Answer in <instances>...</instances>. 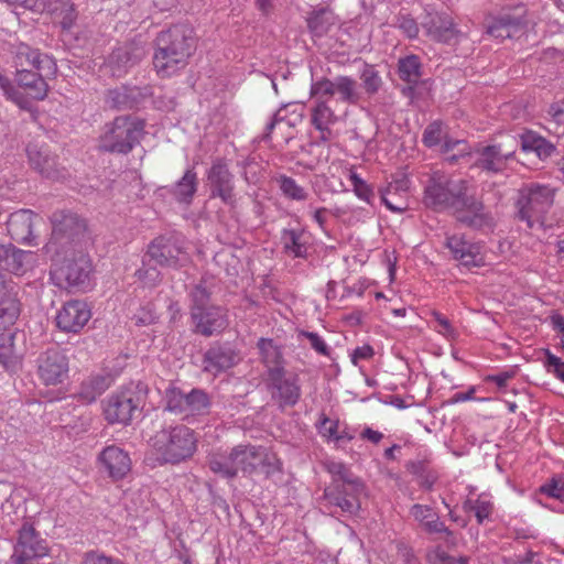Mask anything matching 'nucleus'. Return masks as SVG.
<instances>
[{
  "instance_id": "1",
  "label": "nucleus",
  "mask_w": 564,
  "mask_h": 564,
  "mask_svg": "<svg viewBox=\"0 0 564 564\" xmlns=\"http://www.w3.org/2000/svg\"><path fill=\"white\" fill-rule=\"evenodd\" d=\"M424 204L435 212L452 210L462 225L481 229L492 225L494 218L468 181L445 175H433L424 189Z\"/></svg>"
},
{
  "instance_id": "2",
  "label": "nucleus",
  "mask_w": 564,
  "mask_h": 564,
  "mask_svg": "<svg viewBox=\"0 0 564 564\" xmlns=\"http://www.w3.org/2000/svg\"><path fill=\"white\" fill-rule=\"evenodd\" d=\"M197 46L194 28L185 22L162 30L155 39L153 65L159 75L170 77L183 69Z\"/></svg>"
},
{
  "instance_id": "3",
  "label": "nucleus",
  "mask_w": 564,
  "mask_h": 564,
  "mask_svg": "<svg viewBox=\"0 0 564 564\" xmlns=\"http://www.w3.org/2000/svg\"><path fill=\"white\" fill-rule=\"evenodd\" d=\"M50 253L54 263L51 275L56 285L80 291L89 286L93 264L85 249Z\"/></svg>"
},
{
  "instance_id": "4",
  "label": "nucleus",
  "mask_w": 564,
  "mask_h": 564,
  "mask_svg": "<svg viewBox=\"0 0 564 564\" xmlns=\"http://www.w3.org/2000/svg\"><path fill=\"white\" fill-rule=\"evenodd\" d=\"M52 235L46 243V252L85 249L89 240L87 223L70 210H56L51 216Z\"/></svg>"
},
{
  "instance_id": "5",
  "label": "nucleus",
  "mask_w": 564,
  "mask_h": 564,
  "mask_svg": "<svg viewBox=\"0 0 564 564\" xmlns=\"http://www.w3.org/2000/svg\"><path fill=\"white\" fill-rule=\"evenodd\" d=\"M144 121L132 116H118L106 123L99 138V149L109 153L128 154L139 144Z\"/></svg>"
},
{
  "instance_id": "6",
  "label": "nucleus",
  "mask_w": 564,
  "mask_h": 564,
  "mask_svg": "<svg viewBox=\"0 0 564 564\" xmlns=\"http://www.w3.org/2000/svg\"><path fill=\"white\" fill-rule=\"evenodd\" d=\"M555 189L549 185L531 183L519 191L516 203L517 217L524 221L528 228L535 224L543 225L544 217L554 203Z\"/></svg>"
},
{
  "instance_id": "7",
  "label": "nucleus",
  "mask_w": 564,
  "mask_h": 564,
  "mask_svg": "<svg viewBox=\"0 0 564 564\" xmlns=\"http://www.w3.org/2000/svg\"><path fill=\"white\" fill-rule=\"evenodd\" d=\"M147 397V386L142 382L124 387L111 394L104 409L105 419L110 424L128 425L140 414Z\"/></svg>"
},
{
  "instance_id": "8",
  "label": "nucleus",
  "mask_w": 564,
  "mask_h": 564,
  "mask_svg": "<svg viewBox=\"0 0 564 564\" xmlns=\"http://www.w3.org/2000/svg\"><path fill=\"white\" fill-rule=\"evenodd\" d=\"M144 263L153 262L155 265L180 268L188 262L185 241L181 234L169 232L153 239L148 247Z\"/></svg>"
},
{
  "instance_id": "9",
  "label": "nucleus",
  "mask_w": 564,
  "mask_h": 564,
  "mask_svg": "<svg viewBox=\"0 0 564 564\" xmlns=\"http://www.w3.org/2000/svg\"><path fill=\"white\" fill-rule=\"evenodd\" d=\"M196 442L194 432L185 425L162 431L156 436V444H161L160 451L163 459L171 464H177L192 457L196 451Z\"/></svg>"
},
{
  "instance_id": "10",
  "label": "nucleus",
  "mask_w": 564,
  "mask_h": 564,
  "mask_svg": "<svg viewBox=\"0 0 564 564\" xmlns=\"http://www.w3.org/2000/svg\"><path fill=\"white\" fill-rule=\"evenodd\" d=\"M231 460L236 467V476L239 471L243 475H251L258 469L269 476L279 469L276 458L262 446L237 445L231 448Z\"/></svg>"
},
{
  "instance_id": "11",
  "label": "nucleus",
  "mask_w": 564,
  "mask_h": 564,
  "mask_svg": "<svg viewBox=\"0 0 564 564\" xmlns=\"http://www.w3.org/2000/svg\"><path fill=\"white\" fill-rule=\"evenodd\" d=\"M212 400L202 389H192L185 393L177 388L166 391L165 410L183 415L184 420L209 413Z\"/></svg>"
},
{
  "instance_id": "12",
  "label": "nucleus",
  "mask_w": 564,
  "mask_h": 564,
  "mask_svg": "<svg viewBox=\"0 0 564 564\" xmlns=\"http://www.w3.org/2000/svg\"><path fill=\"white\" fill-rule=\"evenodd\" d=\"M362 491L364 484H359V486L329 484L323 495L324 507L329 510L330 514L339 512L356 514L360 509L359 496Z\"/></svg>"
},
{
  "instance_id": "13",
  "label": "nucleus",
  "mask_w": 564,
  "mask_h": 564,
  "mask_svg": "<svg viewBox=\"0 0 564 564\" xmlns=\"http://www.w3.org/2000/svg\"><path fill=\"white\" fill-rule=\"evenodd\" d=\"M268 386L271 397L281 408L294 406L301 397L299 376L286 375L284 367H271L268 370Z\"/></svg>"
},
{
  "instance_id": "14",
  "label": "nucleus",
  "mask_w": 564,
  "mask_h": 564,
  "mask_svg": "<svg viewBox=\"0 0 564 564\" xmlns=\"http://www.w3.org/2000/svg\"><path fill=\"white\" fill-rule=\"evenodd\" d=\"M36 364L37 376L45 386L62 384L68 378V358L58 348L41 352Z\"/></svg>"
},
{
  "instance_id": "15",
  "label": "nucleus",
  "mask_w": 564,
  "mask_h": 564,
  "mask_svg": "<svg viewBox=\"0 0 564 564\" xmlns=\"http://www.w3.org/2000/svg\"><path fill=\"white\" fill-rule=\"evenodd\" d=\"M18 533L12 560L36 561L48 554L46 540L41 538L32 524L23 523Z\"/></svg>"
},
{
  "instance_id": "16",
  "label": "nucleus",
  "mask_w": 564,
  "mask_h": 564,
  "mask_svg": "<svg viewBox=\"0 0 564 564\" xmlns=\"http://www.w3.org/2000/svg\"><path fill=\"white\" fill-rule=\"evenodd\" d=\"M147 55L144 42L134 40L116 48L108 58V68L113 77L124 76L132 67L138 65Z\"/></svg>"
},
{
  "instance_id": "17",
  "label": "nucleus",
  "mask_w": 564,
  "mask_h": 564,
  "mask_svg": "<svg viewBox=\"0 0 564 564\" xmlns=\"http://www.w3.org/2000/svg\"><path fill=\"white\" fill-rule=\"evenodd\" d=\"M240 360L238 352L229 343H213L203 356V370L214 376L226 371Z\"/></svg>"
},
{
  "instance_id": "18",
  "label": "nucleus",
  "mask_w": 564,
  "mask_h": 564,
  "mask_svg": "<svg viewBox=\"0 0 564 564\" xmlns=\"http://www.w3.org/2000/svg\"><path fill=\"white\" fill-rule=\"evenodd\" d=\"M207 180L210 187V197H219L226 205L235 203L234 175L226 163L217 160L207 172Z\"/></svg>"
},
{
  "instance_id": "19",
  "label": "nucleus",
  "mask_w": 564,
  "mask_h": 564,
  "mask_svg": "<svg viewBox=\"0 0 564 564\" xmlns=\"http://www.w3.org/2000/svg\"><path fill=\"white\" fill-rule=\"evenodd\" d=\"M42 220V217L31 209H19L10 215L7 229L10 237L18 243L31 245L35 239L34 228Z\"/></svg>"
},
{
  "instance_id": "20",
  "label": "nucleus",
  "mask_w": 564,
  "mask_h": 564,
  "mask_svg": "<svg viewBox=\"0 0 564 564\" xmlns=\"http://www.w3.org/2000/svg\"><path fill=\"white\" fill-rule=\"evenodd\" d=\"M151 95L150 88L121 85L109 89L105 96V104L113 110H131L138 108Z\"/></svg>"
},
{
  "instance_id": "21",
  "label": "nucleus",
  "mask_w": 564,
  "mask_h": 564,
  "mask_svg": "<svg viewBox=\"0 0 564 564\" xmlns=\"http://www.w3.org/2000/svg\"><path fill=\"white\" fill-rule=\"evenodd\" d=\"M26 151L31 166L42 176L51 180L65 177L64 166L47 148L30 144Z\"/></svg>"
},
{
  "instance_id": "22",
  "label": "nucleus",
  "mask_w": 564,
  "mask_h": 564,
  "mask_svg": "<svg viewBox=\"0 0 564 564\" xmlns=\"http://www.w3.org/2000/svg\"><path fill=\"white\" fill-rule=\"evenodd\" d=\"M90 318V311L83 301L66 302L56 316L57 327L66 333L79 332Z\"/></svg>"
},
{
  "instance_id": "23",
  "label": "nucleus",
  "mask_w": 564,
  "mask_h": 564,
  "mask_svg": "<svg viewBox=\"0 0 564 564\" xmlns=\"http://www.w3.org/2000/svg\"><path fill=\"white\" fill-rule=\"evenodd\" d=\"M513 151H505L501 144H489L478 148L473 166L487 173H500L507 167V161L513 156Z\"/></svg>"
},
{
  "instance_id": "24",
  "label": "nucleus",
  "mask_w": 564,
  "mask_h": 564,
  "mask_svg": "<svg viewBox=\"0 0 564 564\" xmlns=\"http://www.w3.org/2000/svg\"><path fill=\"white\" fill-rule=\"evenodd\" d=\"M421 24L425 34L437 42L449 44L456 41L459 35L453 19L447 13H429Z\"/></svg>"
},
{
  "instance_id": "25",
  "label": "nucleus",
  "mask_w": 564,
  "mask_h": 564,
  "mask_svg": "<svg viewBox=\"0 0 564 564\" xmlns=\"http://www.w3.org/2000/svg\"><path fill=\"white\" fill-rule=\"evenodd\" d=\"M98 462L112 480L124 478L131 470V459L123 449L116 445L107 446L98 456Z\"/></svg>"
},
{
  "instance_id": "26",
  "label": "nucleus",
  "mask_w": 564,
  "mask_h": 564,
  "mask_svg": "<svg viewBox=\"0 0 564 564\" xmlns=\"http://www.w3.org/2000/svg\"><path fill=\"white\" fill-rule=\"evenodd\" d=\"M194 332L205 337L220 333L227 327L226 311L220 306H210L208 308L191 313Z\"/></svg>"
},
{
  "instance_id": "27",
  "label": "nucleus",
  "mask_w": 564,
  "mask_h": 564,
  "mask_svg": "<svg viewBox=\"0 0 564 564\" xmlns=\"http://www.w3.org/2000/svg\"><path fill=\"white\" fill-rule=\"evenodd\" d=\"M14 64L18 69L28 67L35 68L39 72H46V76L56 74V64L53 58L41 54L39 50L32 48L26 44H20L14 56Z\"/></svg>"
},
{
  "instance_id": "28",
  "label": "nucleus",
  "mask_w": 564,
  "mask_h": 564,
  "mask_svg": "<svg viewBox=\"0 0 564 564\" xmlns=\"http://www.w3.org/2000/svg\"><path fill=\"white\" fill-rule=\"evenodd\" d=\"M446 247L454 259L458 260L464 267H480L484 263V258L479 251L480 247L467 241L463 236L447 237Z\"/></svg>"
},
{
  "instance_id": "29",
  "label": "nucleus",
  "mask_w": 564,
  "mask_h": 564,
  "mask_svg": "<svg viewBox=\"0 0 564 564\" xmlns=\"http://www.w3.org/2000/svg\"><path fill=\"white\" fill-rule=\"evenodd\" d=\"M409 185L410 181L404 176L390 182L387 187L380 189L381 202L393 213L405 212L409 207L405 199Z\"/></svg>"
},
{
  "instance_id": "30",
  "label": "nucleus",
  "mask_w": 564,
  "mask_h": 564,
  "mask_svg": "<svg viewBox=\"0 0 564 564\" xmlns=\"http://www.w3.org/2000/svg\"><path fill=\"white\" fill-rule=\"evenodd\" d=\"M46 72H33L29 68L18 69L15 82L20 87L26 89L33 99L43 100L48 91V85L45 82ZM50 77L47 76V78Z\"/></svg>"
},
{
  "instance_id": "31",
  "label": "nucleus",
  "mask_w": 564,
  "mask_h": 564,
  "mask_svg": "<svg viewBox=\"0 0 564 564\" xmlns=\"http://www.w3.org/2000/svg\"><path fill=\"white\" fill-rule=\"evenodd\" d=\"M110 383L111 378L108 375L90 376L80 383L75 398L84 404H90L110 387Z\"/></svg>"
},
{
  "instance_id": "32",
  "label": "nucleus",
  "mask_w": 564,
  "mask_h": 564,
  "mask_svg": "<svg viewBox=\"0 0 564 564\" xmlns=\"http://www.w3.org/2000/svg\"><path fill=\"white\" fill-rule=\"evenodd\" d=\"M411 516L420 523L421 528L430 533L452 534L448 528L440 521L438 514L429 506L414 505L410 510Z\"/></svg>"
},
{
  "instance_id": "33",
  "label": "nucleus",
  "mask_w": 564,
  "mask_h": 564,
  "mask_svg": "<svg viewBox=\"0 0 564 564\" xmlns=\"http://www.w3.org/2000/svg\"><path fill=\"white\" fill-rule=\"evenodd\" d=\"M520 144L523 152H532L540 160H546L555 152V147L550 141L533 131L522 133Z\"/></svg>"
},
{
  "instance_id": "34",
  "label": "nucleus",
  "mask_w": 564,
  "mask_h": 564,
  "mask_svg": "<svg viewBox=\"0 0 564 564\" xmlns=\"http://www.w3.org/2000/svg\"><path fill=\"white\" fill-rule=\"evenodd\" d=\"M197 174L193 169L187 170L183 177L173 186L171 193L178 203L191 204L197 191Z\"/></svg>"
},
{
  "instance_id": "35",
  "label": "nucleus",
  "mask_w": 564,
  "mask_h": 564,
  "mask_svg": "<svg viewBox=\"0 0 564 564\" xmlns=\"http://www.w3.org/2000/svg\"><path fill=\"white\" fill-rule=\"evenodd\" d=\"M521 19L509 14H501L487 26V32L496 39H508L521 26Z\"/></svg>"
},
{
  "instance_id": "36",
  "label": "nucleus",
  "mask_w": 564,
  "mask_h": 564,
  "mask_svg": "<svg viewBox=\"0 0 564 564\" xmlns=\"http://www.w3.org/2000/svg\"><path fill=\"white\" fill-rule=\"evenodd\" d=\"M334 25V14L327 8L314 10L307 18V26L315 36L325 35Z\"/></svg>"
},
{
  "instance_id": "37",
  "label": "nucleus",
  "mask_w": 564,
  "mask_h": 564,
  "mask_svg": "<svg viewBox=\"0 0 564 564\" xmlns=\"http://www.w3.org/2000/svg\"><path fill=\"white\" fill-rule=\"evenodd\" d=\"M20 302L11 294L0 301V330L8 332L7 329L12 326L20 315Z\"/></svg>"
},
{
  "instance_id": "38",
  "label": "nucleus",
  "mask_w": 564,
  "mask_h": 564,
  "mask_svg": "<svg viewBox=\"0 0 564 564\" xmlns=\"http://www.w3.org/2000/svg\"><path fill=\"white\" fill-rule=\"evenodd\" d=\"M209 469L223 478L232 479L236 477V467L231 460V451L228 454L216 453L208 457Z\"/></svg>"
},
{
  "instance_id": "39",
  "label": "nucleus",
  "mask_w": 564,
  "mask_h": 564,
  "mask_svg": "<svg viewBox=\"0 0 564 564\" xmlns=\"http://www.w3.org/2000/svg\"><path fill=\"white\" fill-rule=\"evenodd\" d=\"M339 95V100L346 104L356 105L361 98L357 89V82L348 76H338L335 78V94Z\"/></svg>"
},
{
  "instance_id": "40",
  "label": "nucleus",
  "mask_w": 564,
  "mask_h": 564,
  "mask_svg": "<svg viewBox=\"0 0 564 564\" xmlns=\"http://www.w3.org/2000/svg\"><path fill=\"white\" fill-rule=\"evenodd\" d=\"M422 64L416 55H409L399 59L398 73L403 82L416 84L422 76Z\"/></svg>"
},
{
  "instance_id": "41",
  "label": "nucleus",
  "mask_w": 564,
  "mask_h": 564,
  "mask_svg": "<svg viewBox=\"0 0 564 564\" xmlns=\"http://www.w3.org/2000/svg\"><path fill=\"white\" fill-rule=\"evenodd\" d=\"M336 117L326 100H319L312 110V124L321 132L332 134L328 126L335 122Z\"/></svg>"
},
{
  "instance_id": "42",
  "label": "nucleus",
  "mask_w": 564,
  "mask_h": 564,
  "mask_svg": "<svg viewBox=\"0 0 564 564\" xmlns=\"http://www.w3.org/2000/svg\"><path fill=\"white\" fill-rule=\"evenodd\" d=\"M257 347L260 351L262 361L268 366V369L271 367H283V355L281 348L275 345L273 339L260 338Z\"/></svg>"
},
{
  "instance_id": "43",
  "label": "nucleus",
  "mask_w": 564,
  "mask_h": 564,
  "mask_svg": "<svg viewBox=\"0 0 564 564\" xmlns=\"http://www.w3.org/2000/svg\"><path fill=\"white\" fill-rule=\"evenodd\" d=\"M17 334L10 330L0 333V362L9 368L18 360V351L14 346Z\"/></svg>"
},
{
  "instance_id": "44",
  "label": "nucleus",
  "mask_w": 564,
  "mask_h": 564,
  "mask_svg": "<svg viewBox=\"0 0 564 564\" xmlns=\"http://www.w3.org/2000/svg\"><path fill=\"white\" fill-rule=\"evenodd\" d=\"M303 234L293 229H284L282 232V241L284 249L297 258H304L307 253V247L302 241Z\"/></svg>"
},
{
  "instance_id": "45",
  "label": "nucleus",
  "mask_w": 564,
  "mask_h": 564,
  "mask_svg": "<svg viewBox=\"0 0 564 564\" xmlns=\"http://www.w3.org/2000/svg\"><path fill=\"white\" fill-rule=\"evenodd\" d=\"M327 470L333 475V481L330 484L348 486H359V484H362L343 463L332 462L327 465Z\"/></svg>"
},
{
  "instance_id": "46",
  "label": "nucleus",
  "mask_w": 564,
  "mask_h": 564,
  "mask_svg": "<svg viewBox=\"0 0 564 564\" xmlns=\"http://www.w3.org/2000/svg\"><path fill=\"white\" fill-rule=\"evenodd\" d=\"M362 87L369 96L379 91L382 86V79L379 72L371 65H367L360 75Z\"/></svg>"
},
{
  "instance_id": "47",
  "label": "nucleus",
  "mask_w": 564,
  "mask_h": 564,
  "mask_svg": "<svg viewBox=\"0 0 564 564\" xmlns=\"http://www.w3.org/2000/svg\"><path fill=\"white\" fill-rule=\"evenodd\" d=\"M189 296L192 300L191 313H196L197 311L212 306L209 305L210 292L203 285V283L194 285L191 290Z\"/></svg>"
},
{
  "instance_id": "48",
  "label": "nucleus",
  "mask_w": 564,
  "mask_h": 564,
  "mask_svg": "<svg viewBox=\"0 0 564 564\" xmlns=\"http://www.w3.org/2000/svg\"><path fill=\"white\" fill-rule=\"evenodd\" d=\"M26 257L25 251L12 246L2 269L14 274H22L25 270L24 260Z\"/></svg>"
},
{
  "instance_id": "49",
  "label": "nucleus",
  "mask_w": 564,
  "mask_h": 564,
  "mask_svg": "<svg viewBox=\"0 0 564 564\" xmlns=\"http://www.w3.org/2000/svg\"><path fill=\"white\" fill-rule=\"evenodd\" d=\"M310 95L312 98L319 100H326L325 98L333 97L335 95V79L330 80L326 77L312 83Z\"/></svg>"
},
{
  "instance_id": "50",
  "label": "nucleus",
  "mask_w": 564,
  "mask_h": 564,
  "mask_svg": "<svg viewBox=\"0 0 564 564\" xmlns=\"http://www.w3.org/2000/svg\"><path fill=\"white\" fill-rule=\"evenodd\" d=\"M280 189L289 198L303 200L306 198V193L303 187L296 184L292 177L282 175L278 180Z\"/></svg>"
},
{
  "instance_id": "51",
  "label": "nucleus",
  "mask_w": 564,
  "mask_h": 564,
  "mask_svg": "<svg viewBox=\"0 0 564 564\" xmlns=\"http://www.w3.org/2000/svg\"><path fill=\"white\" fill-rule=\"evenodd\" d=\"M0 88L3 90L8 99L14 101L21 108H25L26 99L23 95L14 88L10 79L0 73Z\"/></svg>"
},
{
  "instance_id": "52",
  "label": "nucleus",
  "mask_w": 564,
  "mask_h": 564,
  "mask_svg": "<svg viewBox=\"0 0 564 564\" xmlns=\"http://www.w3.org/2000/svg\"><path fill=\"white\" fill-rule=\"evenodd\" d=\"M540 491L552 498L564 501V477L552 478L550 482L540 488Z\"/></svg>"
},
{
  "instance_id": "53",
  "label": "nucleus",
  "mask_w": 564,
  "mask_h": 564,
  "mask_svg": "<svg viewBox=\"0 0 564 564\" xmlns=\"http://www.w3.org/2000/svg\"><path fill=\"white\" fill-rule=\"evenodd\" d=\"M442 140V123L434 121L430 123L423 133V143L431 148L437 145Z\"/></svg>"
},
{
  "instance_id": "54",
  "label": "nucleus",
  "mask_w": 564,
  "mask_h": 564,
  "mask_svg": "<svg viewBox=\"0 0 564 564\" xmlns=\"http://www.w3.org/2000/svg\"><path fill=\"white\" fill-rule=\"evenodd\" d=\"M350 181L354 186L356 195L366 202H370L373 196L372 188L356 173L350 174Z\"/></svg>"
},
{
  "instance_id": "55",
  "label": "nucleus",
  "mask_w": 564,
  "mask_h": 564,
  "mask_svg": "<svg viewBox=\"0 0 564 564\" xmlns=\"http://www.w3.org/2000/svg\"><path fill=\"white\" fill-rule=\"evenodd\" d=\"M82 564H126L121 560L107 556L98 551H89L84 554Z\"/></svg>"
},
{
  "instance_id": "56",
  "label": "nucleus",
  "mask_w": 564,
  "mask_h": 564,
  "mask_svg": "<svg viewBox=\"0 0 564 564\" xmlns=\"http://www.w3.org/2000/svg\"><path fill=\"white\" fill-rule=\"evenodd\" d=\"M545 367L549 372H552L557 379L564 382V361L553 355L549 349L545 350Z\"/></svg>"
},
{
  "instance_id": "57",
  "label": "nucleus",
  "mask_w": 564,
  "mask_h": 564,
  "mask_svg": "<svg viewBox=\"0 0 564 564\" xmlns=\"http://www.w3.org/2000/svg\"><path fill=\"white\" fill-rule=\"evenodd\" d=\"M406 469L413 474V475H416V476H420V477H425V481H424V485L427 487V488H431L432 485L434 484L435 481V477H430V475H426V471H427V464L426 462L424 460H414V462H409L406 464Z\"/></svg>"
},
{
  "instance_id": "58",
  "label": "nucleus",
  "mask_w": 564,
  "mask_h": 564,
  "mask_svg": "<svg viewBox=\"0 0 564 564\" xmlns=\"http://www.w3.org/2000/svg\"><path fill=\"white\" fill-rule=\"evenodd\" d=\"M465 508L475 511V517L477 518L478 523H482L484 520L489 517L491 506L487 501L476 500L473 502L471 500H468L465 502Z\"/></svg>"
},
{
  "instance_id": "59",
  "label": "nucleus",
  "mask_w": 564,
  "mask_h": 564,
  "mask_svg": "<svg viewBox=\"0 0 564 564\" xmlns=\"http://www.w3.org/2000/svg\"><path fill=\"white\" fill-rule=\"evenodd\" d=\"M300 336H303L308 339L312 348H314L318 354L323 356L329 355V348L326 343L318 336V334L313 332L302 330Z\"/></svg>"
},
{
  "instance_id": "60",
  "label": "nucleus",
  "mask_w": 564,
  "mask_h": 564,
  "mask_svg": "<svg viewBox=\"0 0 564 564\" xmlns=\"http://www.w3.org/2000/svg\"><path fill=\"white\" fill-rule=\"evenodd\" d=\"M397 25L410 39H414L417 36L419 25L414 19L408 15H401L398 18Z\"/></svg>"
},
{
  "instance_id": "61",
  "label": "nucleus",
  "mask_w": 564,
  "mask_h": 564,
  "mask_svg": "<svg viewBox=\"0 0 564 564\" xmlns=\"http://www.w3.org/2000/svg\"><path fill=\"white\" fill-rule=\"evenodd\" d=\"M432 564H467V557L456 558L446 552L437 550L433 556H430Z\"/></svg>"
},
{
  "instance_id": "62",
  "label": "nucleus",
  "mask_w": 564,
  "mask_h": 564,
  "mask_svg": "<svg viewBox=\"0 0 564 564\" xmlns=\"http://www.w3.org/2000/svg\"><path fill=\"white\" fill-rule=\"evenodd\" d=\"M337 430H338V422L330 421L328 417H324L318 425L319 433L323 436H326L333 441H334L336 434L338 433Z\"/></svg>"
},
{
  "instance_id": "63",
  "label": "nucleus",
  "mask_w": 564,
  "mask_h": 564,
  "mask_svg": "<svg viewBox=\"0 0 564 564\" xmlns=\"http://www.w3.org/2000/svg\"><path fill=\"white\" fill-rule=\"evenodd\" d=\"M158 315L152 306H147L140 311L138 315H135V321L138 325H150L156 322Z\"/></svg>"
},
{
  "instance_id": "64",
  "label": "nucleus",
  "mask_w": 564,
  "mask_h": 564,
  "mask_svg": "<svg viewBox=\"0 0 564 564\" xmlns=\"http://www.w3.org/2000/svg\"><path fill=\"white\" fill-rule=\"evenodd\" d=\"M373 355V349L369 345L357 347L351 354V361L354 365L358 364L359 359H368Z\"/></svg>"
}]
</instances>
